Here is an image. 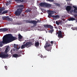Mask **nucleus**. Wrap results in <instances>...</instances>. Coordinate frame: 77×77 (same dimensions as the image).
Here are the masks:
<instances>
[{
    "instance_id": "49",
    "label": "nucleus",
    "mask_w": 77,
    "mask_h": 77,
    "mask_svg": "<svg viewBox=\"0 0 77 77\" xmlns=\"http://www.w3.org/2000/svg\"><path fill=\"white\" fill-rule=\"evenodd\" d=\"M35 20H37V19H35Z\"/></svg>"
},
{
    "instance_id": "29",
    "label": "nucleus",
    "mask_w": 77,
    "mask_h": 77,
    "mask_svg": "<svg viewBox=\"0 0 77 77\" xmlns=\"http://www.w3.org/2000/svg\"><path fill=\"white\" fill-rule=\"evenodd\" d=\"M30 12V10L29 9H27V10L25 11V12L28 13V12Z\"/></svg>"
},
{
    "instance_id": "50",
    "label": "nucleus",
    "mask_w": 77,
    "mask_h": 77,
    "mask_svg": "<svg viewBox=\"0 0 77 77\" xmlns=\"http://www.w3.org/2000/svg\"><path fill=\"white\" fill-rule=\"evenodd\" d=\"M24 44H25V42H24Z\"/></svg>"
},
{
    "instance_id": "51",
    "label": "nucleus",
    "mask_w": 77,
    "mask_h": 77,
    "mask_svg": "<svg viewBox=\"0 0 77 77\" xmlns=\"http://www.w3.org/2000/svg\"><path fill=\"white\" fill-rule=\"evenodd\" d=\"M76 22H77V20L76 21Z\"/></svg>"
},
{
    "instance_id": "1",
    "label": "nucleus",
    "mask_w": 77,
    "mask_h": 77,
    "mask_svg": "<svg viewBox=\"0 0 77 77\" xmlns=\"http://www.w3.org/2000/svg\"><path fill=\"white\" fill-rule=\"evenodd\" d=\"M17 39V38L14 37L11 34H8L7 36H5L3 38L2 41L0 42V47H2L3 46V44L9 43Z\"/></svg>"
},
{
    "instance_id": "34",
    "label": "nucleus",
    "mask_w": 77,
    "mask_h": 77,
    "mask_svg": "<svg viewBox=\"0 0 77 77\" xmlns=\"http://www.w3.org/2000/svg\"><path fill=\"white\" fill-rule=\"evenodd\" d=\"M25 21H26V23H31V21H29V20H26Z\"/></svg>"
},
{
    "instance_id": "24",
    "label": "nucleus",
    "mask_w": 77,
    "mask_h": 77,
    "mask_svg": "<svg viewBox=\"0 0 77 77\" xmlns=\"http://www.w3.org/2000/svg\"><path fill=\"white\" fill-rule=\"evenodd\" d=\"M18 39H21L23 38V36H21V35L20 34H19V35H18Z\"/></svg>"
},
{
    "instance_id": "19",
    "label": "nucleus",
    "mask_w": 77,
    "mask_h": 77,
    "mask_svg": "<svg viewBox=\"0 0 77 77\" xmlns=\"http://www.w3.org/2000/svg\"><path fill=\"white\" fill-rule=\"evenodd\" d=\"M13 57L16 58L18 57H20V55L18 54H15L13 55Z\"/></svg>"
},
{
    "instance_id": "21",
    "label": "nucleus",
    "mask_w": 77,
    "mask_h": 77,
    "mask_svg": "<svg viewBox=\"0 0 77 77\" xmlns=\"http://www.w3.org/2000/svg\"><path fill=\"white\" fill-rule=\"evenodd\" d=\"M39 45V42H36L35 43V47H38Z\"/></svg>"
},
{
    "instance_id": "8",
    "label": "nucleus",
    "mask_w": 77,
    "mask_h": 77,
    "mask_svg": "<svg viewBox=\"0 0 77 77\" xmlns=\"http://www.w3.org/2000/svg\"><path fill=\"white\" fill-rule=\"evenodd\" d=\"M31 23L33 24V26H37V21L35 20H31Z\"/></svg>"
},
{
    "instance_id": "48",
    "label": "nucleus",
    "mask_w": 77,
    "mask_h": 77,
    "mask_svg": "<svg viewBox=\"0 0 77 77\" xmlns=\"http://www.w3.org/2000/svg\"><path fill=\"white\" fill-rule=\"evenodd\" d=\"M67 0V1H69V0Z\"/></svg>"
},
{
    "instance_id": "30",
    "label": "nucleus",
    "mask_w": 77,
    "mask_h": 77,
    "mask_svg": "<svg viewBox=\"0 0 77 77\" xmlns=\"http://www.w3.org/2000/svg\"><path fill=\"white\" fill-rule=\"evenodd\" d=\"M55 5L56 6H58V7H60V5L58 3H55Z\"/></svg>"
},
{
    "instance_id": "36",
    "label": "nucleus",
    "mask_w": 77,
    "mask_h": 77,
    "mask_svg": "<svg viewBox=\"0 0 77 77\" xmlns=\"http://www.w3.org/2000/svg\"><path fill=\"white\" fill-rule=\"evenodd\" d=\"M73 8H74L75 10H77V7L76 6H73Z\"/></svg>"
},
{
    "instance_id": "41",
    "label": "nucleus",
    "mask_w": 77,
    "mask_h": 77,
    "mask_svg": "<svg viewBox=\"0 0 77 77\" xmlns=\"http://www.w3.org/2000/svg\"><path fill=\"white\" fill-rule=\"evenodd\" d=\"M51 11L50 10H48V12H49V13H50L51 12Z\"/></svg>"
},
{
    "instance_id": "35",
    "label": "nucleus",
    "mask_w": 77,
    "mask_h": 77,
    "mask_svg": "<svg viewBox=\"0 0 77 77\" xmlns=\"http://www.w3.org/2000/svg\"><path fill=\"white\" fill-rule=\"evenodd\" d=\"M46 0L48 2H54V0Z\"/></svg>"
},
{
    "instance_id": "14",
    "label": "nucleus",
    "mask_w": 77,
    "mask_h": 77,
    "mask_svg": "<svg viewBox=\"0 0 77 77\" xmlns=\"http://www.w3.org/2000/svg\"><path fill=\"white\" fill-rule=\"evenodd\" d=\"M56 24L57 25H58V26H59L60 24L61 25H62V22L58 21H56Z\"/></svg>"
},
{
    "instance_id": "5",
    "label": "nucleus",
    "mask_w": 77,
    "mask_h": 77,
    "mask_svg": "<svg viewBox=\"0 0 77 77\" xmlns=\"http://www.w3.org/2000/svg\"><path fill=\"white\" fill-rule=\"evenodd\" d=\"M44 27L46 29H53L54 27L51 25L44 24Z\"/></svg>"
},
{
    "instance_id": "45",
    "label": "nucleus",
    "mask_w": 77,
    "mask_h": 77,
    "mask_svg": "<svg viewBox=\"0 0 77 77\" xmlns=\"http://www.w3.org/2000/svg\"><path fill=\"white\" fill-rule=\"evenodd\" d=\"M20 48V47H19L18 48H17V50H19Z\"/></svg>"
},
{
    "instance_id": "17",
    "label": "nucleus",
    "mask_w": 77,
    "mask_h": 77,
    "mask_svg": "<svg viewBox=\"0 0 77 77\" xmlns=\"http://www.w3.org/2000/svg\"><path fill=\"white\" fill-rule=\"evenodd\" d=\"M8 16H3L2 17V19L3 20H8Z\"/></svg>"
},
{
    "instance_id": "13",
    "label": "nucleus",
    "mask_w": 77,
    "mask_h": 77,
    "mask_svg": "<svg viewBox=\"0 0 77 77\" xmlns=\"http://www.w3.org/2000/svg\"><path fill=\"white\" fill-rule=\"evenodd\" d=\"M45 6V7H47L48 8H51V5L50 4L46 3Z\"/></svg>"
},
{
    "instance_id": "23",
    "label": "nucleus",
    "mask_w": 77,
    "mask_h": 77,
    "mask_svg": "<svg viewBox=\"0 0 77 77\" xmlns=\"http://www.w3.org/2000/svg\"><path fill=\"white\" fill-rule=\"evenodd\" d=\"M9 49V47H7L5 51V53H8V49Z\"/></svg>"
},
{
    "instance_id": "6",
    "label": "nucleus",
    "mask_w": 77,
    "mask_h": 77,
    "mask_svg": "<svg viewBox=\"0 0 77 77\" xmlns=\"http://www.w3.org/2000/svg\"><path fill=\"white\" fill-rule=\"evenodd\" d=\"M55 13H56V11H51V13H48L49 16H48V18H51L52 17L53 15L52 14H55Z\"/></svg>"
},
{
    "instance_id": "7",
    "label": "nucleus",
    "mask_w": 77,
    "mask_h": 77,
    "mask_svg": "<svg viewBox=\"0 0 77 77\" xmlns=\"http://www.w3.org/2000/svg\"><path fill=\"white\" fill-rule=\"evenodd\" d=\"M57 34H58V38H63V37L62 36V31H61L59 30V32L57 33Z\"/></svg>"
},
{
    "instance_id": "2",
    "label": "nucleus",
    "mask_w": 77,
    "mask_h": 77,
    "mask_svg": "<svg viewBox=\"0 0 77 77\" xmlns=\"http://www.w3.org/2000/svg\"><path fill=\"white\" fill-rule=\"evenodd\" d=\"M32 45V42H26L25 44L22 45L21 46V49H24L25 48H29Z\"/></svg>"
},
{
    "instance_id": "16",
    "label": "nucleus",
    "mask_w": 77,
    "mask_h": 77,
    "mask_svg": "<svg viewBox=\"0 0 77 77\" xmlns=\"http://www.w3.org/2000/svg\"><path fill=\"white\" fill-rule=\"evenodd\" d=\"M74 20H75V19L72 17H70L68 19L69 21H74Z\"/></svg>"
},
{
    "instance_id": "42",
    "label": "nucleus",
    "mask_w": 77,
    "mask_h": 77,
    "mask_svg": "<svg viewBox=\"0 0 77 77\" xmlns=\"http://www.w3.org/2000/svg\"><path fill=\"white\" fill-rule=\"evenodd\" d=\"M37 23H39V22H40V21H39V20H38L37 21Z\"/></svg>"
},
{
    "instance_id": "4",
    "label": "nucleus",
    "mask_w": 77,
    "mask_h": 77,
    "mask_svg": "<svg viewBox=\"0 0 77 77\" xmlns=\"http://www.w3.org/2000/svg\"><path fill=\"white\" fill-rule=\"evenodd\" d=\"M9 57V54H5L3 52H1L0 53V57L1 58L5 59V58H7V57Z\"/></svg>"
},
{
    "instance_id": "15",
    "label": "nucleus",
    "mask_w": 77,
    "mask_h": 77,
    "mask_svg": "<svg viewBox=\"0 0 77 77\" xmlns=\"http://www.w3.org/2000/svg\"><path fill=\"white\" fill-rule=\"evenodd\" d=\"M5 8L3 7H2L1 8H0V14H1L2 12H3V11H5Z\"/></svg>"
},
{
    "instance_id": "38",
    "label": "nucleus",
    "mask_w": 77,
    "mask_h": 77,
    "mask_svg": "<svg viewBox=\"0 0 77 77\" xmlns=\"http://www.w3.org/2000/svg\"><path fill=\"white\" fill-rule=\"evenodd\" d=\"M5 69L7 70L8 69V67H7V66H5Z\"/></svg>"
},
{
    "instance_id": "20",
    "label": "nucleus",
    "mask_w": 77,
    "mask_h": 77,
    "mask_svg": "<svg viewBox=\"0 0 77 77\" xmlns=\"http://www.w3.org/2000/svg\"><path fill=\"white\" fill-rule=\"evenodd\" d=\"M51 17H53V18H59V16L58 15H54L52 16Z\"/></svg>"
},
{
    "instance_id": "3",
    "label": "nucleus",
    "mask_w": 77,
    "mask_h": 77,
    "mask_svg": "<svg viewBox=\"0 0 77 77\" xmlns=\"http://www.w3.org/2000/svg\"><path fill=\"white\" fill-rule=\"evenodd\" d=\"M23 8H18L17 10L14 13L16 16H20V15H21L22 11H23Z\"/></svg>"
},
{
    "instance_id": "33",
    "label": "nucleus",
    "mask_w": 77,
    "mask_h": 77,
    "mask_svg": "<svg viewBox=\"0 0 77 77\" xmlns=\"http://www.w3.org/2000/svg\"><path fill=\"white\" fill-rule=\"evenodd\" d=\"M14 48H16V49H17V45L15 44H14Z\"/></svg>"
},
{
    "instance_id": "25",
    "label": "nucleus",
    "mask_w": 77,
    "mask_h": 77,
    "mask_svg": "<svg viewBox=\"0 0 77 77\" xmlns=\"http://www.w3.org/2000/svg\"><path fill=\"white\" fill-rule=\"evenodd\" d=\"M18 8H23L24 7V6L23 5H17Z\"/></svg>"
},
{
    "instance_id": "47",
    "label": "nucleus",
    "mask_w": 77,
    "mask_h": 77,
    "mask_svg": "<svg viewBox=\"0 0 77 77\" xmlns=\"http://www.w3.org/2000/svg\"><path fill=\"white\" fill-rule=\"evenodd\" d=\"M75 17H77V14L75 15Z\"/></svg>"
},
{
    "instance_id": "18",
    "label": "nucleus",
    "mask_w": 77,
    "mask_h": 77,
    "mask_svg": "<svg viewBox=\"0 0 77 77\" xmlns=\"http://www.w3.org/2000/svg\"><path fill=\"white\" fill-rule=\"evenodd\" d=\"M51 48H52V47H50L48 48H46V50H47V51H51Z\"/></svg>"
},
{
    "instance_id": "37",
    "label": "nucleus",
    "mask_w": 77,
    "mask_h": 77,
    "mask_svg": "<svg viewBox=\"0 0 77 77\" xmlns=\"http://www.w3.org/2000/svg\"><path fill=\"white\" fill-rule=\"evenodd\" d=\"M12 51H13L12 50H11L10 51V53H11V54H13V53L12 52Z\"/></svg>"
},
{
    "instance_id": "44",
    "label": "nucleus",
    "mask_w": 77,
    "mask_h": 77,
    "mask_svg": "<svg viewBox=\"0 0 77 77\" xmlns=\"http://www.w3.org/2000/svg\"><path fill=\"white\" fill-rule=\"evenodd\" d=\"M41 57L42 58H43H43H44V57H43V56L42 55H41Z\"/></svg>"
},
{
    "instance_id": "40",
    "label": "nucleus",
    "mask_w": 77,
    "mask_h": 77,
    "mask_svg": "<svg viewBox=\"0 0 77 77\" xmlns=\"http://www.w3.org/2000/svg\"><path fill=\"white\" fill-rule=\"evenodd\" d=\"M74 13H77V11L76 10H74Z\"/></svg>"
},
{
    "instance_id": "26",
    "label": "nucleus",
    "mask_w": 77,
    "mask_h": 77,
    "mask_svg": "<svg viewBox=\"0 0 77 77\" xmlns=\"http://www.w3.org/2000/svg\"><path fill=\"white\" fill-rule=\"evenodd\" d=\"M71 29L73 30H77V27H72Z\"/></svg>"
},
{
    "instance_id": "31",
    "label": "nucleus",
    "mask_w": 77,
    "mask_h": 77,
    "mask_svg": "<svg viewBox=\"0 0 77 77\" xmlns=\"http://www.w3.org/2000/svg\"><path fill=\"white\" fill-rule=\"evenodd\" d=\"M53 32H54V29H53L50 30L49 31V33H53Z\"/></svg>"
},
{
    "instance_id": "39",
    "label": "nucleus",
    "mask_w": 77,
    "mask_h": 77,
    "mask_svg": "<svg viewBox=\"0 0 77 77\" xmlns=\"http://www.w3.org/2000/svg\"><path fill=\"white\" fill-rule=\"evenodd\" d=\"M9 3H6V5L7 6H9Z\"/></svg>"
},
{
    "instance_id": "28",
    "label": "nucleus",
    "mask_w": 77,
    "mask_h": 77,
    "mask_svg": "<svg viewBox=\"0 0 77 77\" xmlns=\"http://www.w3.org/2000/svg\"><path fill=\"white\" fill-rule=\"evenodd\" d=\"M8 10L2 12V14H6V13H8Z\"/></svg>"
},
{
    "instance_id": "9",
    "label": "nucleus",
    "mask_w": 77,
    "mask_h": 77,
    "mask_svg": "<svg viewBox=\"0 0 77 77\" xmlns=\"http://www.w3.org/2000/svg\"><path fill=\"white\" fill-rule=\"evenodd\" d=\"M8 30V28H4L0 29V32H5Z\"/></svg>"
},
{
    "instance_id": "10",
    "label": "nucleus",
    "mask_w": 77,
    "mask_h": 77,
    "mask_svg": "<svg viewBox=\"0 0 77 77\" xmlns=\"http://www.w3.org/2000/svg\"><path fill=\"white\" fill-rule=\"evenodd\" d=\"M50 46H51V45L50 44L46 43L44 46V48H45V50H46L47 48L49 47Z\"/></svg>"
},
{
    "instance_id": "22",
    "label": "nucleus",
    "mask_w": 77,
    "mask_h": 77,
    "mask_svg": "<svg viewBox=\"0 0 77 77\" xmlns=\"http://www.w3.org/2000/svg\"><path fill=\"white\" fill-rule=\"evenodd\" d=\"M46 43H48V44H50V43H51V46H52L53 44V41H51L50 42V41H48V42H47Z\"/></svg>"
},
{
    "instance_id": "11",
    "label": "nucleus",
    "mask_w": 77,
    "mask_h": 77,
    "mask_svg": "<svg viewBox=\"0 0 77 77\" xmlns=\"http://www.w3.org/2000/svg\"><path fill=\"white\" fill-rule=\"evenodd\" d=\"M46 3L44 2H41L39 4V5L41 7H43L44 6H45V4Z\"/></svg>"
},
{
    "instance_id": "46",
    "label": "nucleus",
    "mask_w": 77,
    "mask_h": 77,
    "mask_svg": "<svg viewBox=\"0 0 77 77\" xmlns=\"http://www.w3.org/2000/svg\"><path fill=\"white\" fill-rule=\"evenodd\" d=\"M22 17H24V14H22Z\"/></svg>"
},
{
    "instance_id": "27",
    "label": "nucleus",
    "mask_w": 77,
    "mask_h": 77,
    "mask_svg": "<svg viewBox=\"0 0 77 77\" xmlns=\"http://www.w3.org/2000/svg\"><path fill=\"white\" fill-rule=\"evenodd\" d=\"M7 20H8V21H13V19L12 18L9 17L8 16Z\"/></svg>"
},
{
    "instance_id": "32",
    "label": "nucleus",
    "mask_w": 77,
    "mask_h": 77,
    "mask_svg": "<svg viewBox=\"0 0 77 77\" xmlns=\"http://www.w3.org/2000/svg\"><path fill=\"white\" fill-rule=\"evenodd\" d=\"M16 1H17V2H24V0H16Z\"/></svg>"
},
{
    "instance_id": "43",
    "label": "nucleus",
    "mask_w": 77,
    "mask_h": 77,
    "mask_svg": "<svg viewBox=\"0 0 77 77\" xmlns=\"http://www.w3.org/2000/svg\"><path fill=\"white\" fill-rule=\"evenodd\" d=\"M68 27H70V26H71V25H69V24H68Z\"/></svg>"
},
{
    "instance_id": "12",
    "label": "nucleus",
    "mask_w": 77,
    "mask_h": 77,
    "mask_svg": "<svg viewBox=\"0 0 77 77\" xmlns=\"http://www.w3.org/2000/svg\"><path fill=\"white\" fill-rule=\"evenodd\" d=\"M71 6H68L66 7V10L68 11V12H69V11H71Z\"/></svg>"
}]
</instances>
